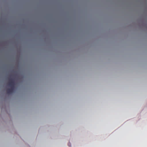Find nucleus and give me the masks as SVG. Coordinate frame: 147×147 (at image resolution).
<instances>
[{
  "label": "nucleus",
  "mask_w": 147,
  "mask_h": 147,
  "mask_svg": "<svg viewBox=\"0 0 147 147\" xmlns=\"http://www.w3.org/2000/svg\"><path fill=\"white\" fill-rule=\"evenodd\" d=\"M8 84L11 87L14 88V82L12 80L10 79L8 83Z\"/></svg>",
  "instance_id": "1"
},
{
  "label": "nucleus",
  "mask_w": 147,
  "mask_h": 147,
  "mask_svg": "<svg viewBox=\"0 0 147 147\" xmlns=\"http://www.w3.org/2000/svg\"><path fill=\"white\" fill-rule=\"evenodd\" d=\"M14 88L11 87V88L7 89V93L8 94H11L12 93L14 90Z\"/></svg>",
  "instance_id": "2"
}]
</instances>
